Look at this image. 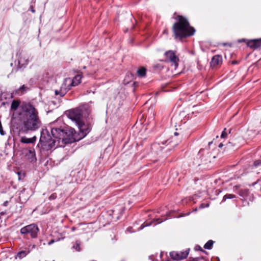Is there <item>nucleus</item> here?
<instances>
[{
	"label": "nucleus",
	"mask_w": 261,
	"mask_h": 261,
	"mask_svg": "<svg viewBox=\"0 0 261 261\" xmlns=\"http://www.w3.org/2000/svg\"><path fill=\"white\" fill-rule=\"evenodd\" d=\"M67 116L77 126L80 132V138H76V132L73 128L71 127L68 129L52 128L51 133L53 138H50L48 134L46 136L41 133L40 138V142L42 145L47 146V149L64 146V144L74 142L85 137L91 130V124H86L83 121L84 110L82 109L70 110L67 112Z\"/></svg>",
	"instance_id": "f257e3e1"
},
{
	"label": "nucleus",
	"mask_w": 261,
	"mask_h": 261,
	"mask_svg": "<svg viewBox=\"0 0 261 261\" xmlns=\"http://www.w3.org/2000/svg\"><path fill=\"white\" fill-rule=\"evenodd\" d=\"M22 108L27 113V118L22 123V131L28 133L38 129L42 126V122L37 110L30 103L24 104Z\"/></svg>",
	"instance_id": "f03ea898"
},
{
	"label": "nucleus",
	"mask_w": 261,
	"mask_h": 261,
	"mask_svg": "<svg viewBox=\"0 0 261 261\" xmlns=\"http://www.w3.org/2000/svg\"><path fill=\"white\" fill-rule=\"evenodd\" d=\"M174 19L177 22L173 24L172 31L175 39L181 40L194 34L195 30L190 25L187 18L178 15Z\"/></svg>",
	"instance_id": "7ed1b4c3"
},
{
	"label": "nucleus",
	"mask_w": 261,
	"mask_h": 261,
	"mask_svg": "<svg viewBox=\"0 0 261 261\" xmlns=\"http://www.w3.org/2000/svg\"><path fill=\"white\" fill-rule=\"evenodd\" d=\"M39 231V229L38 226L33 223L21 228L20 232L21 234L24 235L25 238L30 237L32 239H35L38 236Z\"/></svg>",
	"instance_id": "20e7f679"
},
{
	"label": "nucleus",
	"mask_w": 261,
	"mask_h": 261,
	"mask_svg": "<svg viewBox=\"0 0 261 261\" xmlns=\"http://www.w3.org/2000/svg\"><path fill=\"white\" fill-rule=\"evenodd\" d=\"M165 57V61L166 62H169L172 66L174 67L175 70L178 66L179 61L178 56L176 55L175 51L169 50L166 51L164 54Z\"/></svg>",
	"instance_id": "39448f33"
},
{
	"label": "nucleus",
	"mask_w": 261,
	"mask_h": 261,
	"mask_svg": "<svg viewBox=\"0 0 261 261\" xmlns=\"http://www.w3.org/2000/svg\"><path fill=\"white\" fill-rule=\"evenodd\" d=\"M82 76L81 74H77L73 79L70 77L66 78L64 82L65 85H67V87L69 89L72 87H75L79 85L81 83V80Z\"/></svg>",
	"instance_id": "423d86ee"
},
{
	"label": "nucleus",
	"mask_w": 261,
	"mask_h": 261,
	"mask_svg": "<svg viewBox=\"0 0 261 261\" xmlns=\"http://www.w3.org/2000/svg\"><path fill=\"white\" fill-rule=\"evenodd\" d=\"M189 254V250L185 251H173L170 253V256L174 260H181L186 258Z\"/></svg>",
	"instance_id": "0eeeda50"
},
{
	"label": "nucleus",
	"mask_w": 261,
	"mask_h": 261,
	"mask_svg": "<svg viewBox=\"0 0 261 261\" xmlns=\"http://www.w3.org/2000/svg\"><path fill=\"white\" fill-rule=\"evenodd\" d=\"M27 152L25 153V156L30 162L36 161V153L34 148L29 147L27 149Z\"/></svg>",
	"instance_id": "6e6552de"
},
{
	"label": "nucleus",
	"mask_w": 261,
	"mask_h": 261,
	"mask_svg": "<svg viewBox=\"0 0 261 261\" xmlns=\"http://www.w3.org/2000/svg\"><path fill=\"white\" fill-rule=\"evenodd\" d=\"M29 62V57L27 55H20L18 59V67L20 68L25 67Z\"/></svg>",
	"instance_id": "1a4fd4ad"
},
{
	"label": "nucleus",
	"mask_w": 261,
	"mask_h": 261,
	"mask_svg": "<svg viewBox=\"0 0 261 261\" xmlns=\"http://www.w3.org/2000/svg\"><path fill=\"white\" fill-rule=\"evenodd\" d=\"M71 249L73 252H81L83 249V243L80 240H76L71 243Z\"/></svg>",
	"instance_id": "9d476101"
},
{
	"label": "nucleus",
	"mask_w": 261,
	"mask_h": 261,
	"mask_svg": "<svg viewBox=\"0 0 261 261\" xmlns=\"http://www.w3.org/2000/svg\"><path fill=\"white\" fill-rule=\"evenodd\" d=\"M69 90V88L67 87V85H65V83L64 82L61 85L60 89L59 90H56L55 93L56 95H59L60 97H63Z\"/></svg>",
	"instance_id": "9b49d317"
},
{
	"label": "nucleus",
	"mask_w": 261,
	"mask_h": 261,
	"mask_svg": "<svg viewBox=\"0 0 261 261\" xmlns=\"http://www.w3.org/2000/svg\"><path fill=\"white\" fill-rule=\"evenodd\" d=\"M247 44L251 48H257L261 46V39L249 40L247 41Z\"/></svg>",
	"instance_id": "f8f14e48"
},
{
	"label": "nucleus",
	"mask_w": 261,
	"mask_h": 261,
	"mask_svg": "<svg viewBox=\"0 0 261 261\" xmlns=\"http://www.w3.org/2000/svg\"><path fill=\"white\" fill-rule=\"evenodd\" d=\"M222 58L220 55L214 56L211 62V65L212 67L216 66L222 63Z\"/></svg>",
	"instance_id": "ddd939ff"
},
{
	"label": "nucleus",
	"mask_w": 261,
	"mask_h": 261,
	"mask_svg": "<svg viewBox=\"0 0 261 261\" xmlns=\"http://www.w3.org/2000/svg\"><path fill=\"white\" fill-rule=\"evenodd\" d=\"M167 219V218H165L162 219H161L160 218H158V219H154L151 223H144L143 224H142L141 225V226H140L139 229H142L145 227L150 225L152 223H153L155 221L156 222L154 224L156 225V224L161 223V222L165 221Z\"/></svg>",
	"instance_id": "4468645a"
},
{
	"label": "nucleus",
	"mask_w": 261,
	"mask_h": 261,
	"mask_svg": "<svg viewBox=\"0 0 261 261\" xmlns=\"http://www.w3.org/2000/svg\"><path fill=\"white\" fill-rule=\"evenodd\" d=\"M30 252L29 249H26L25 250L19 251L15 256V259L19 258L21 259L25 257Z\"/></svg>",
	"instance_id": "2eb2a0df"
},
{
	"label": "nucleus",
	"mask_w": 261,
	"mask_h": 261,
	"mask_svg": "<svg viewBox=\"0 0 261 261\" xmlns=\"http://www.w3.org/2000/svg\"><path fill=\"white\" fill-rule=\"evenodd\" d=\"M36 141V137L34 136L31 138H28L26 137H22L20 139V142L22 143L29 144L34 143Z\"/></svg>",
	"instance_id": "dca6fc26"
},
{
	"label": "nucleus",
	"mask_w": 261,
	"mask_h": 261,
	"mask_svg": "<svg viewBox=\"0 0 261 261\" xmlns=\"http://www.w3.org/2000/svg\"><path fill=\"white\" fill-rule=\"evenodd\" d=\"M29 88L25 85L21 86L19 89L15 91V93L19 95H21L25 93Z\"/></svg>",
	"instance_id": "f3484780"
},
{
	"label": "nucleus",
	"mask_w": 261,
	"mask_h": 261,
	"mask_svg": "<svg viewBox=\"0 0 261 261\" xmlns=\"http://www.w3.org/2000/svg\"><path fill=\"white\" fill-rule=\"evenodd\" d=\"M20 101L19 100H13L11 105V109L16 111L20 105Z\"/></svg>",
	"instance_id": "a211bd4d"
},
{
	"label": "nucleus",
	"mask_w": 261,
	"mask_h": 261,
	"mask_svg": "<svg viewBox=\"0 0 261 261\" xmlns=\"http://www.w3.org/2000/svg\"><path fill=\"white\" fill-rule=\"evenodd\" d=\"M146 69L143 67H141L137 70L138 75L140 77H144L146 75Z\"/></svg>",
	"instance_id": "6ab92c4d"
},
{
	"label": "nucleus",
	"mask_w": 261,
	"mask_h": 261,
	"mask_svg": "<svg viewBox=\"0 0 261 261\" xmlns=\"http://www.w3.org/2000/svg\"><path fill=\"white\" fill-rule=\"evenodd\" d=\"M214 243V242L213 240L208 241L204 245V248L205 249L210 250L212 248L213 245Z\"/></svg>",
	"instance_id": "aec40b11"
},
{
	"label": "nucleus",
	"mask_w": 261,
	"mask_h": 261,
	"mask_svg": "<svg viewBox=\"0 0 261 261\" xmlns=\"http://www.w3.org/2000/svg\"><path fill=\"white\" fill-rule=\"evenodd\" d=\"M239 194L242 197H246L248 195V190L246 189H240L239 191Z\"/></svg>",
	"instance_id": "412c9836"
},
{
	"label": "nucleus",
	"mask_w": 261,
	"mask_h": 261,
	"mask_svg": "<svg viewBox=\"0 0 261 261\" xmlns=\"http://www.w3.org/2000/svg\"><path fill=\"white\" fill-rule=\"evenodd\" d=\"M235 197H236V196L233 194H227L223 196V201H225L227 199H232V198H234Z\"/></svg>",
	"instance_id": "4be33fe9"
},
{
	"label": "nucleus",
	"mask_w": 261,
	"mask_h": 261,
	"mask_svg": "<svg viewBox=\"0 0 261 261\" xmlns=\"http://www.w3.org/2000/svg\"><path fill=\"white\" fill-rule=\"evenodd\" d=\"M254 166L255 167H258L259 166H260L261 165V160H256L254 162Z\"/></svg>",
	"instance_id": "5701e85b"
},
{
	"label": "nucleus",
	"mask_w": 261,
	"mask_h": 261,
	"mask_svg": "<svg viewBox=\"0 0 261 261\" xmlns=\"http://www.w3.org/2000/svg\"><path fill=\"white\" fill-rule=\"evenodd\" d=\"M57 197V194L56 193H53L52 194L50 195V196L49 197V199L50 200H54Z\"/></svg>",
	"instance_id": "b1692460"
},
{
	"label": "nucleus",
	"mask_w": 261,
	"mask_h": 261,
	"mask_svg": "<svg viewBox=\"0 0 261 261\" xmlns=\"http://www.w3.org/2000/svg\"><path fill=\"white\" fill-rule=\"evenodd\" d=\"M0 134L2 135H5V132L4 131L3 129V126H2V123L0 121Z\"/></svg>",
	"instance_id": "393cba45"
},
{
	"label": "nucleus",
	"mask_w": 261,
	"mask_h": 261,
	"mask_svg": "<svg viewBox=\"0 0 261 261\" xmlns=\"http://www.w3.org/2000/svg\"><path fill=\"white\" fill-rule=\"evenodd\" d=\"M225 130H226V128H225L224 129V130L222 132V133L221 134V137L222 138H225L227 136V133L225 132Z\"/></svg>",
	"instance_id": "a878e982"
},
{
	"label": "nucleus",
	"mask_w": 261,
	"mask_h": 261,
	"mask_svg": "<svg viewBox=\"0 0 261 261\" xmlns=\"http://www.w3.org/2000/svg\"><path fill=\"white\" fill-rule=\"evenodd\" d=\"M208 206H209V204H208V203L206 204H205L204 203H202L199 205V208H203L207 207Z\"/></svg>",
	"instance_id": "bb28decb"
},
{
	"label": "nucleus",
	"mask_w": 261,
	"mask_h": 261,
	"mask_svg": "<svg viewBox=\"0 0 261 261\" xmlns=\"http://www.w3.org/2000/svg\"><path fill=\"white\" fill-rule=\"evenodd\" d=\"M55 242V240H54V239H52L50 241L48 242V245H51L52 244H53Z\"/></svg>",
	"instance_id": "cd10ccee"
},
{
	"label": "nucleus",
	"mask_w": 261,
	"mask_h": 261,
	"mask_svg": "<svg viewBox=\"0 0 261 261\" xmlns=\"http://www.w3.org/2000/svg\"><path fill=\"white\" fill-rule=\"evenodd\" d=\"M8 201H6L5 202H4L3 205L4 206H6L8 205Z\"/></svg>",
	"instance_id": "c85d7f7f"
},
{
	"label": "nucleus",
	"mask_w": 261,
	"mask_h": 261,
	"mask_svg": "<svg viewBox=\"0 0 261 261\" xmlns=\"http://www.w3.org/2000/svg\"><path fill=\"white\" fill-rule=\"evenodd\" d=\"M75 229H76V228H75V227H72L71 228V231H74L75 230Z\"/></svg>",
	"instance_id": "c756f323"
},
{
	"label": "nucleus",
	"mask_w": 261,
	"mask_h": 261,
	"mask_svg": "<svg viewBox=\"0 0 261 261\" xmlns=\"http://www.w3.org/2000/svg\"><path fill=\"white\" fill-rule=\"evenodd\" d=\"M223 146V144L222 143H220L219 145V147L221 148Z\"/></svg>",
	"instance_id": "7c9ffc66"
},
{
	"label": "nucleus",
	"mask_w": 261,
	"mask_h": 261,
	"mask_svg": "<svg viewBox=\"0 0 261 261\" xmlns=\"http://www.w3.org/2000/svg\"><path fill=\"white\" fill-rule=\"evenodd\" d=\"M174 135H176V136H177V135H178V133H176V132H175V133H174Z\"/></svg>",
	"instance_id": "2f4dec72"
},
{
	"label": "nucleus",
	"mask_w": 261,
	"mask_h": 261,
	"mask_svg": "<svg viewBox=\"0 0 261 261\" xmlns=\"http://www.w3.org/2000/svg\"><path fill=\"white\" fill-rule=\"evenodd\" d=\"M86 67L85 66H83V68L84 69H86Z\"/></svg>",
	"instance_id": "473e14b6"
},
{
	"label": "nucleus",
	"mask_w": 261,
	"mask_h": 261,
	"mask_svg": "<svg viewBox=\"0 0 261 261\" xmlns=\"http://www.w3.org/2000/svg\"><path fill=\"white\" fill-rule=\"evenodd\" d=\"M32 12H35V10H32Z\"/></svg>",
	"instance_id": "72a5a7b5"
}]
</instances>
